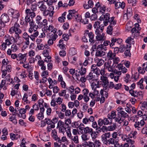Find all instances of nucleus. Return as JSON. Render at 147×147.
I'll return each mask as SVG.
<instances>
[{
  "mask_svg": "<svg viewBox=\"0 0 147 147\" xmlns=\"http://www.w3.org/2000/svg\"><path fill=\"white\" fill-rule=\"evenodd\" d=\"M97 69L98 68L96 65L94 64L92 65L91 66L90 72H94L95 71L97 70Z\"/></svg>",
  "mask_w": 147,
  "mask_h": 147,
  "instance_id": "nucleus-52",
  "label": "nucleus"
},
{
  "mask_svg": "<svg viewBox=\"0 0 147 147\" xmlns=\"http://www.w3.org/2000/svg\"><path fill=\"white\" fill-rule=\"evenodd\" d=\"M147 107V102L144 101L142 104L141 107L142 109L144 110L145 109H146Z\"/></svg>",
  "mask_w": 147,
  "mask_h": 147,
  "instance_id": "nucleus-58",
  "label": "nucleus"
},
{
  "mask_svg": "<svg viewBox=\"0 0 147 147\" xmlns=\"http://www.w3.org/2000/svg\"><path fill=\"white\" fill-rule=\"evenodd\" d=\"M7 45L5 42H3L1 45H0V49L2 50H4L7 48Z\"/></svg>",
  "mask_w": 147,
  "mask_h": 147,
  "instance_id": "nucleus-55",
  "label": "nucleus"
},
{
  "mask_svg": "<svg viewBox=\"0 0 147 147\" xmlns=\"http://www.w3.org/2000/svg\"><path fill=\"white\" fill-rule=\"evenodd\" d=\"M107 116L109 119H114L115 122L118 123V121H117L116 120V118L117 117V114H116L115 111H111L110 114H108Z\"/></svg>",
  "mask_w": 147,
  "mask_h": 147,
  "instance_id": "nucleus-20",
  "label": "nucleus"
},
{
  "mask_svg": "<svg viewBox=\"0 0 147 147\" xmlns=\"http://www.w3.org/2000/svg\"><path fill=\"white\" fill-rule=\"evenodd\" d=\"M12 17L14 18H18L19 16V14L17 11L11 12Z\"/></svg>",
  "mask_w": 147,
  "mask_h": 147,
  "instance_id": "nucleus-47",
  "label": "nucleus"
},
{
  "mask_svg": "<svg viewBox=\"0 0 147 147\" xmlns=\"http://www.w3.org/2000/svg\"><path fill=\"white\" fill-rule=\"evenodd\" d=\"M116 110L117 112V117L116 118V120L118 121V123L121 124L125 119L128 117V115L123 111V109L121 107H117Z\"/></svg>",
  "mask_w": 147,
  "mask_h": 147,
  "instance_id": "nucleus-2",
  "label": "nucleus"
},
{
  "mask_svg": "<svg viewBox=\"0 0 147 147\" xmlns=\"http://www.w3.org/2000/svg\"><path fill=\"white\" fill-rule=\"evenodd\" d=\"M43 30L47 32L49 31V33H51L53 34H56L57 29L55 28L52 25H49V26H46V27H44L43 28Z\"/></svg>",
  "mask_w": 147,
  "mask_h": 147,
  "instance_id": "nucleus-9",
  "label": "nucleus"
},
{
  "mask_svg": "<svg viewBox=\"0 0 147 147\" xmlns=\"http://www.w3.org/2000/svg\"><path fill=\"white\" fill-rule=\"evenodd\" d=\"M53 92L55 93H58V92L59 90V89L57 86L54 87H53Z\"/></svg>",
  "mask_w": 147,
  "mask_h": 147,
  "instance_id": "nucleus-63",
  "label": "nucleus"
},
{
  "mask_svg": "<svg viewBox=\"0 0 147 147\" xmlns=\"http://www.w3.org/2000/svg\"><path fill=\"white\" fill-rule=\"evenodd\" d=\"M9 17L6 14H4L1 16L0 20L3 22L6 23L9 21Z\"/></svg>",
  "mask_w": 147,
  "mask_h": 147,
  "instance_id": "nucleus-22",
  "label": "nucleus"
},
{
  "mask_svg": "<svg viewBox=\"0 0 147 147\" xmlns=\"http://www.w3.org/2000/svg\"><path fill=\"white\" fill-rule=\"evenodd\" d=\"M2 65L1 67V69L2 70L4 66L8 64L9 63V61L7 58L3 59L2 61Z\"/></svg>",
  "mask_w": 147,
  "mask_h": 147,
  "instance_id": "nucleus-42",
  "label": "nucleus"
},
{
  "mask_svg": "<svg viewBox=\"0 0 147 147\" xmlns=\"http://www.w3.org/2000/svg\"><path fill=\"white\" fill-rule=\"evenodd\" d=\"M84 133L85 134H90L92 136V134L93 133V129L91 128H90L88 127H85L84 131Z\"/></svg>",
  "mask_w": 147,
  "mask_h": 147,
  "instance_id": "nucleus-25",
  "label": "nucleus"
},
{
  "mask_svg": "<svg viewBox=\"0 0 147 147\" xmlns=\"http://www.w3.org/2000/svg\"><path fill=\"white\" fill-rule=\"evenodd\" d=\"M132 15V12L131 9L128 8L127 9V17H130Z\"/></svg>",
  "mask_w": 147,
  "mask_h": 147,
  "instance_id": "nucleus-51",
  "label": "nucleus"
},
{
  "mask_svg": "<svg viewBox=\"0 0 147 147\" xmlns=\"http://www.w3.org/2000/svg\"><path fill=\"white\" fill-rule=\"evenodd\" d=\"M67 13V12H64L61 15V16L58 18V20L59 22L62 23L65 22L66 19L65 16Z\"/></svg>",
  "mask_w": 147,
  "mask_h": 147,
  "instance_id": "nucleus-27",
  "label": "nucleus"
},
{
  "mask_svg": "<svg viewBox=\"0 0 147 147\" xmlns=\"http://www.w3.org/2000/svg\"><path fill=\"white\" fill-rule=\"evenodd\" d=\"M100 80L102 82V85L104 88V90H106L109 82L107 78L104 76H101Z\"/></svg>",
  "mask_w": 147,
  "mask_h": 147,
  "instance_id": "nucleus-15",
  "label": "nucleus"
},
{
  "mask_svg": "<svg viewBox=\"0 0 147 147\" xmlns=\"http://www.w3.org/2000/svg\"><path fill=\"white\" fill-rule=\"evenodd\" d=\"M114 18L115 17L113 16L110 18L108 20V21H107L108 22V24L109 23V25L114 26L116 24L117 21L116 20H114Z\"/></svg>",
  "mask_w": 147,
  "mask_h": 147,
  "instance_id": "nucleus-23",
  "label": "nucleus"
},
{
  "mask_svg": "<svg viewBox=\"0 0 147 147\" xmlns=\"http://www.w3.org/2000/svg\"><path fill=\"white\" fill-rule=\"evenodd\" d=\"M10 135V138L12 140H17L20 137V135L16 134H14L13 133H11Z\"/></svg>",
  "mask_w": 147,
  "mask_h": 147,
  "instance_id": "nucleus-37",
  "label": "nucleus"
},
{
  "mask_svg": "<svg viewBox=\"0 0 147 147\" xmlns=\"http://www.w3.org/2000/svg\"><path fill=\"white\" fill-rule=\"evenodd\" d=\"M87 37H89V41L91 43H94V35L92 32H90L87 35Z\"/></svg>",
  "mask_w": 147,
  "mask_h": 147,
  "instance_id": "nucleus-30",
  "label": "nucleus"
},
{
  "mask_svg": "<svg viewBox=\"0 0 147 147\" xmlns=\"http://www.w3.org/2000/svg\"><path fill=\"white\" fill-rule=\"evenodd\" d=\"M90 18L91 21H94L97 19V14L94 13L90 16Z\"/></svg>",
  "mask_w": 147,
  "mask_h": 147,
  "instance_id": "nucleus-54",
  "label": "nucleus"
},
{
  "mask_svg": "<svg viewBox=\"0 0 147 147\" xmlns=\"http://www.w3.org/2000/svg\"><path fill=\"white\" fill-rule=\"evenodd\" d=\"M119 51L120 53H123L127 48L125 45H123V43L119 46Z\"/></svg>",
  "mask_w": 147,
  "mask_h": 147,
  "instance_id": "nucleus-46",
  "label": "nucleus"
},
{
  "mask_svg": "<svg viewBox=\"0 0 147 147\" xmlns=\"http://www.w3.org/2000/svg\"><path fill=\"white\" fill-rule=\"evenodd\" d=\"M110 18V14L109 13H107L105 15L102 16L100 17V19L103 20V24L105 26H107L108 25V20Z\"/></svg>",
  "mask_w": 147,
  "mask_h": 147,
  "instance_id": "nucleus-17",
  "label": "nucleus"
},
{
  "mask_svg": "<svg viewBox=\"0 0 147 147\" xmlns=\"http://www.w3.org/2000/svg\"><path fill=\"white\" fill-rule=\"evenodd\" d=\"M29 34L26 32L24 33L23 37L25 40L26 44L28 45L30 44L29 38L33 41L35 40V38H36L39 34L38 32L36 29L29 28L28 30Z\"/></svg>",
  "mask_w": 147,
  "mask_h": 147,
  "instance_id": "nucleus-1",
  "label": "nucleus"
},
{
  "mask_svg": "<svg viewBox=\"0 0 147 147\" xmlns=\"http://www.w3.org/2000/svg\"><path fill=\"white\" fill-rule=\"evenodd\" d=\"M122 85L120 83H119L118 84H115L114 89L116 90H119L122 87Z\"/></svg>",
  "mask_w": 147,
  "mask_h": 147,
  "instance_id": "nucleus-49",
  "label": "nucleus"
},
{
  "mask_svg": "<svg viewBox=\"0 0 147 147\" xmlns=\"http://www.w3.org/2000/svg\"><path fill=\"white\" fill-rule=\"evenodd\" d=\"M79 129L82 131V133L83 130L84 131V129H85V126L82 123H81L78 126Z\"/></svg>",
  "mask_w": 147,
  "mask_h": 147,
  "instance_id": "nucleus-60",
  "label": "nucleus"
},
{
  "mask_svg": "<svg viewBox=\"0 0 147 147\" xmlns=\"http://www.w3.org/2000/svg\"><path fill=\"white\" fill-rule=\"evenodd\" d=\"M114 26L109 25L107 28V32L108 34L112 35L113 33V30Z\"/></svg>",
  "mask_w": 147,
  "mask_h": 147,
  "instance_id": "nucleus-38",
  "label": "nucleus"
},
{
  "mask_svg": "<svg viewBox=\"0 0 147 147\" xmlns=\"http://www.w3.org/2000/svg\"><path fill=\"white\" fill-rule=\"evenodd\" d=\"M11 49L12 52H16L18 50V47L16 44H13L11 45Z\"/></svg>",
  "mask_w": 147,
  "mask_h": 147,
  "instance_id": "nucleus-48",
  "label": "nucleus"
},
{
  "mask_svg": "<svg viewBox=\"0 0 147 147\" xmlns=\"http://www.w3.org/2000/svg\"><path fill=\"white\" fill-rule=\"evenodd\" d=\"M37 5L39 10L41 11L45 10V9L47 8V5L42 1L38 2Z\"/></svg>",
  "mask_w": 147,
  "mask_h": 147,
  "instance_id": "nucleus-18",
  "label": "nucleus"
},
{
  "mask_svg": "<svg viewBox=\"0 0 147 147\" xmlns=\"http://www.w3.org/2000/svg\"><path fill=\"white\" fill-rule=\"evenodd\" d=\"M20 26L16 22H15L14 25L9 29V33L10 34H13L15 33L16 34H21L22 31L19 28Z\"/></svg>",
  "mask_w": 147,
  "mask_h": 147,
  "instance_id": "nucleus-3",
  "label": "nucleus"
},
{
  "mask_svg": "<svg viewBox=\"0 0 147 147\" xmlns=\"http://www.w3.org/2000/svg\"><path fill=\"white\" fill-rule=\"evenodd\" d=\"M125 7V3L124 2L121 3L119 1H118L115 3V9H117L120 7L123 9Z\"/></svg>",
  "mask_w": 147,
  "mask_h": 147,
  "instance_id": "nucleus-21",
  "label": "nucleus"
},
{
  "mask_svg": "<svg viewBox=\"0 0 147 147\" xmlns=\"http://www.w3.org/2000/svg\"><path fill=\"white\" fill-rule=\"evenodd\" d=\"M69 138L76 144L79 142L78 135L72 136Z\"/></svg>",
  "mask_w": 147,
  "mask_h": 147,
  "instance_id": "nucleus-31",
  "label": "nucleus"
},
{
  "mask_svg": "<svg viewBox=\"0 0 147 147\" xmlns=\"http://www.w3.org/2000/svg\"><path fill=\"white\" fill-rule=\"evenodd\" d=\"M130 77V76L129 74H126V76L124 77V81L126 83H128L129 81Z\"/></svg>",
  "mask_w": 147,
  "mask_h": 147,
  "instance_id": "nucleus-57",
  "label": "nucleus"
},
{
  "mask_svg": "<svg viewBox=\"0 0 147 147\" xmlns=\"http://www.w3.org/2000/svg\"><path fill=\"white\" fill-rule=\"evenodd\" d=\"M26 54H23L22 53H19L18 55L17 61H20V63H23L26 61Z\"/></svg>",
  "mask_w": 147,
  "mask_h": 147,
  "instance_id": "nucleus-16",
  "label": "nucleus"
},
{
  "mask_svg": "<svg viewBox=\"0 0 147 147\" xmlns=\"http://www.w3.org/2000/svg\"><path fill=\"white\" fill-rule=\"evenodd\" d=\"M28 94L26 93H25L24 95L23 98H22V100L24 101V102H26V103H30V101L28 100Z\"/></svg>",
  "mask_w": 147,
  "mask_h": 147,
  "instance_id": "nucleus-45",
  "label": "nucleus"
},
{
  "mask_svg": "<svg viewBox=\"0 0 147 147\" xmlns=\"http://www.w3.org/2000/svg\"><path fill=\"white\" fill-rule=\"evenodd\" d=\"M82 140L84 141H87L88 140V138H87V135L85 134H84L81 136Z\"/></svg>",
  "mask_w": 147,
  "mask_h": 147,
  "instance_id": "nucleus-62",
  "label": "nucleus"
},
{
  "mask_svg": "<svg viewBox=\"0 0 147 147\" xmlns=\"http://www.w3.org/2000/svg\"><path fill=\"white\" fill-rule=\"evenodd\" d=\"M86 79L90 83L92 82L96 81L97 80L96 76L94 75V74L91 72H90L88 75L86 76Z\"/></svg>",
  "mask_w": 147,
  "mask_h": 147,
  "instance_id": "nucleus-12",
  "label": "nucleus"
},
{
  "mask_svg": "<svg viewBox=\"0 0 147 147\" xmlns=\"http://www.w3.org/2000/svg\"><path fill=\"white\" fill-rule=\"evenodd\" d=\"M20 34H16L15 36V38H14V42H16L18 44H20L22 42V40H21L20 38Z\"/></svg>",
  "mask_w": 147,
  "mask_h": 147,
  "instance_id": "nucleus-33",
  "label": "nucleus"
},
{
  "mask_svg": "<svg viewBox=\"0 0 147 147\" xmlns=\"http://www.w3.org/2000/svg\"><path fill=\"white\" fill-rule=\"evenodd\" d=\"M65 90H62L59 93V95L60 96H65V98H67V96L66 94Z\"/></svg>",
  "mask_w": 147,
  "mask_h": 147,
  "instance_id": "nucleus-50",
  "label": "nucleus"
},
{
  "mask_svg": "<svg viewBox=\"0 0 147 147\" xmlns=\"http://www.w3.org/2000/svg\"><path fill=\"white\" fill-rule=\"evenodd\" d=\"M76 11V10L74 9L69 10V13L67 16V18L69 20H70L73 18V16L74 14Z\"/></svg>",
  "mask_w": 147,
  "mask_h": 147,
  "instance_id": "nucleus-26",
  "label": "nucleus"
},
{
  "mask_svg": "<svg viewBox=\"0 0 147 147\" xmlns=\"http://www.w3.org/2000/svg\"><path fill=\"white\" fill-rule=\"evenodd\" d=\"M6 44L7 46L10 45L14 42V38L8 35H5L4 37Z\"/></svg>",
  "mask_w": 147,
  "mask_h": 147,
  "instance_id": "nucleus-10",
  "label": "nucleus"
},
{
  "mask_svg": "<svg viewBox=\"0 0 147 147\" xmlns=\"http://www.w3.org/2000/svg\"><path fill=\"white\" fill-rule=\"evenodd\" d=\"M57 128L59 129V132L60 133H62L63 134L66 131V129L65 127L64 122L61 120L58 121Z\"/></svg>",
  "mask_w": 147,
  "mask_h": 147,
  "instance_id": "nucleus-5",
  "label": "nucleus"
},
{
  "mask_svg": "<svg viewBox=\"0 0 147 147\" xmlns=\"http://www.w3.org/2000/svg\"><path fill=\"white\" fill-rule=\"evenodd\" d=\"M114 85L115 84L113 82H109L106 90L107 91H109V89L114 88Z\"/></svg>",
  "mask_w": 147,
  "mask_h": 147,
  "instance_id": "nucleus-34",
  "label": "nucleus"
},
{
  "mask_svg": "<svg viewBox=\"0 0 147 147\" xmlns=\"http://www.w3.org/2000/svg\"><path fill=\"white\" fill-rule=\"evenodd\" d=\"M116 56V54L113 53L111 50L109 51L107 53V58L110 59H113Z\"/></svg>",
  "mask_w": 147,
  "mask_h": 147,
  "instance_id": "nucleus-29",
  "label": "nucleus"
},
{
  "mask_svg": "<svg viewBox=\"0 0 147 147\" xmlns=\"http://www.w3.org/2000/svg\"><path fill=\"white\" fill-rule=\"evenodd\" d=\"M105 34L103 33H102L101 34L100 33L97 35L96 39L99 41L103 40L105 38Z\"/></svg>",
  "mask_w": 147,
  "mask_h": 147,
  "instance_id": "nucleus-32",
  "label": "nucleus"
},
{
  "mask_svg": "<svg viewBox=\"0 0 147 147\" xmlns=\"http://www.w3.org/2000/svg\"><path fill=\"white\" fill-rule=\"evenodd\" d=\"M13 144V142H11L9 143L7 145V146L4 145L3 144H0V147H11Z\"/></svg>",
  "mask_w": 147,
  "mask_h": 147,
  "instance_id": "nucleus-64",
  "label": "nucleus"
},
{
  "mask_svg": "<svg viewBox=\"0 0 147 147\" xmlns=\"http://www.w3.org/2000/svg\"><path fill=\"white\" fill-rule=\"evenodd\" d=\"M110 133L108 132L102 134L101 137L102 140H106L107 139V138H110Z\"/></svg>",
  "mask_w": 147,
  "mask_h": 147,
  "instance_id": "nucleus-36",
  "label": "nucleus"
},
{
  "mask_svg": "<svg viewBox=\"0 0 147 147\" xmlns=\"http://www.w3.org/2000/svg\"><path fill=\"white\" fill-rule=\"evenodd\" d=\"M117 128V126L115 124L113 123L111 125L107 127L105 126H102V128H104V130L106 131H113L115 130Z\"/></svg>",
  "mask_w": 147,
  "mask_h": 147,
  "instance_id": "nucleus-19",
  "label": "nucleus"
},
{
  "mask_svg": "<svg viewBox=\"0 0 147 147\" xmlns=\"http://www.w3.org/2000/svg\"><path fill=\"white\" fill-rule=\"evenodd\" d=\"M86 142V143L87 146L88 147H95L94 144L93 142Z\"/></svg>",
  "mask_w": 147,
  "mask_h": 147,
  "instance_id": "nucleus-56",
  "label": "nucleus"
},
{
  "mask_svg": "<svg viewBox=\"0 0 147 147\" xmlns=\"http://www.w3.org/2000/svg\"><path fill=\"white\" fill-rule=\"evenodd\" d=\"M96 62L97 63V65L100 67L104 63V61L102 59H98L96 60Z\"/></svg>",
  "mask_w": 147,
  "mask_h": 147,
  "instance_id": "nucleus-41",
  "label": "nucleus"
},
{
  "mask_svg": "<svg viewBox=\"0 0 147 147\" xmlns=\"http://www.w3.org/2000/svg\"><path fill=\"white\" fill-rule=\"evenodd\" d=\"M69 55L72 56L76 54V50L74 48H71L69 50Z\"/></svg>",
  "mask_w": 147,
  "mask_h": 147,
  "instance_id": "nucleus-43",
  "label": "nucleus"
},
{
  "mask_svg": "<svg viewBox=\"0 0 147 147\" xmlns=\"http://www.w3.org/2000/svg\"><path fill=\"white\" fill-rule=\"evenodd\" d=\"M29 24L30 26V28L37 30L38 27H39V26H38V25H36V24L34 23L33 20L32 19L31 21L29 23Z\"/></svg>",
  "mask_w": 147,
  "mask_h": 147,
  "instance_id": "nucleus-35",
  "label": "nucleus"
},
{
  "mask_svg": "<svg viewBox=\"0 0 147 147\" xmlns=\"http://www.w3.org/2000/svg\"><path fill=\"white\" fill-rule=\"evenodd\" d=\"M122 40L121 39L118 38H111V45L113 47L115 46H116L117 45H120L122 44Z\"/></svg>",
  "mask_w": 147,
  "mask_h": 147,
  "instance_id": "nucleus-11",
  "label": "nucleus"
},
{
  "mask_svg": "<svg viewBox=\"0 0 147 147\" xmlns=\"http://www.w3.org/2000/svg\"><path fill=\"white\" fill-rule=\"evenodd\" d=\"M47 38L49 37V40L48 41V44L49 45L53 44V41L55 40L58 36L57 34H53L51 33H47Z\"/></svg>",
  "mask_w": 147,
  "mask_h": 147,
  "instance_id": "nucleus-7",
  "label": "nucleus"
},
{
  "mask_svg": "<svg viewBox=\"0 0 147 147\" xmlns=\"http://www.w3.org/2000/svg\"><path fill=\"white\" fill-rule=\"evenodd\" d=\"M129 93L132 96L137 98V99H142L143 95L142 91H138L136 90H129Z\"/></svg>",
  "mask_w": 147,
  "mask_h": 147,
  "instance_id": "nucleus-4",
  "label": "nucleus"
},
{
  "mask_svg": "<svg viewBox=\"0 0 147 147\" xmlns=\"http://www.w3.org/2000/svg\"><path fill=\"white\" fill-rule=\"evenodd\" d=\"M111 41L109 40H104L103 44H101L100 45H102L103 46H107L109 45V46L111 48L113 46L111 45Z\"/></svg>",
  "mask_w": 147,
  "mask_h": 147,
  "instance_id": "nucleus-44",
  "label": "nucleus"
},
{
  "mask_svg": "<svg viewBox=\"0 0 147 147\" xmlns=\"http://www.w3.org/2000/svg\"><path fill=\"white\" fill-rule=\"evenodd\" d=\"M111 122H110L108 120V119L105 118L103 119L101 118L99 119L98 121V125L100 126H101L103 124L105 125H107Z\"/></svg>",
  "mask_w": 147,
  "mask_h": 147,
  "instance_id": "nucleus-14",
  "label": "nucleus"
},
{
  "mask_svg": "<svg viewBox=\"0 0 147 147\" xmlns=\"http://www.w3.org/2000/svg\"><path fill=\"white\" fill-rule=\"evenodd\" d=\"M45 46L42 44L39 43L38 44L37 47L39 49L43 50L45 47Z\"/></svg>",
  "mask_w": 147,
  "mask_h": 147,
  "instance_id": "nucleus-59",
  "label": "nucleus"
},
{
  "mask_svg": "<svg viewBox=\"0 0 147 147\" xmlns=\"http://www.w3.org/2000/svg\"><path fill=\"white\" fill-rule=\"evenodd\" d=\"M103 47L102 45H99L98 46L95 53L96 56L101 57L105 55V52L103 50H102Z\"/></svg>",
  "mask_w": 147,
  "mask_h": 147,
  "instance_id": "nucleus-6",
  "label": "nucleus"
},
{
  "mask_svg": "<svg viewBox=\"0 0 147 147\" xmlns=\"http://www.w3.org/2000/svg\"><path fill=\"white\" fill-rule=\"evenodd\" d=\"M63 27L64 30L68 29L69 28V24L67 22L64 23L63 24Z\"/></svg>",
  "mask_w": 147,
  "mask_h": 147,
  "instance_id": "nucleus-61",
  "label": "nucleus"
},
{
  "mask_svg": "<svg viewBox=\"0 0 147 147\" xmlns=\"http://www.w3.org/2000/svg\"><path fill=\"white\" fill-rule=\"evenodd\" d=\"M88 4L87 5H84V8L86 9H88L90 8H92L93 7L94 3L93 2L92 0H89L88 1Z\"/></svg>",
  "mask_w": 147,
  "mask_h": 147,
  "instance_id": "nucleus-28",
  "label": "nucleus"
},
{
  "mask_svg": "<svg viewBox=\"0 0 147 147\" xmlns=\"http://www.w3.org/2000/svg\"><path fill=\"white\" fill-rule=\"evenodd\" d=\"M104 68L108 70V71L111 72H115L116 69L111 65V61L107 62L104 63Z\"/></svg>",
  "mask_w": 147,
  "mask_h": 147,
  "instance_id": "nucleus-8",
  "label": "nucleus"
},
{
  "mask_svg": "<svg viewBox=\"0 0 147 147\" xmlns=\"http://www.w3.org/2000/svg\"><path fill=\"white\" fill-rule=\"evenodd\" d=\"M94 121V118L93 116H91L90 117H86L82 120V122L84 124H90Z\"/></svg>",
  "mask_w": 147,
  "mask_h": 147,
  "instance_id": "nucleus-13",
  "label": "nucleus"
},
{
  "mask_svg": "<svg viewBox=\"0 0 147 147\" xmlns=\"http://www.w3.org/2000/svg\"><path fill=\"white\" fill-rule=\"evenodd\" d=\"M86 72V68L83 67H82L79 70V71H78V72L80 73V74L81 76L85 75Z\"/></svg>",
  "mask_w": 147,
  "mask_h": 147,
  "instance_id": "nucleus-39",
  "label": "nucleus"
},
{
  "mask_svg": "<svg viewBox=\"0 0 147 147\" xmlns=\"http://www.w3.org/2000/svg\"><path fill=\"white\" fill-rule=\"evenodd\" d=\"M127 1L128 3L131 4L132 6H134L136 5L137 1L136 0H127Z\"/></svg>",
  "mask_w": 147,
  "mask_h": 147,
  "instance_id": "nucleus-53",
  "label": "nucleus"
},
{
  "mask_svg": "<svg viewBox=\"0 0 147 147\" xmlns=\"http://www.w3.org/2000/svg\"><path fill=\"white\" fill-rule=\"evenodd\" d=\"M42 18L40 16H37L36 18V23L38 24L39 26V28H41L42 27Z\"/></svg>",
  "mask_w": 147,
  "mask_h": 147,
  "instance_id": "nucleus-24",
  "label": "nucleus"
},
{
  "mask_svg": "<svg viewBox=\"0 0 147 147\" xmlns=\"http://www.w3.org/2000/svg\"><path fill=\"white\" fill-rule=\"evenodd\" d=\"M6 80V82H10L9 83H7V85H10L11 84L13 81V79L12 78H11L10 76V75L9 74L7 75L6 76L5 78V80Z\"/></svg>",
  "mask_w": 147,
  "mask_h": 147,
  "instance_id": "nucleus-40",
  "label": "nucleus"
}]
</instances>
